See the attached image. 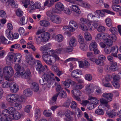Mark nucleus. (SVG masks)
<instances>
[{
    "mask_svg": "<svg viewBox=\"0 0 121 121\" xmlns=\"http://www.w3.org/2000/svg\"><path fill=\"white\" fill-rule=\"evenodd\" d=\"M64 49V52H71L73 51V48L72 46H70Z\"/></svg>",
    "mask_w": 121,
    "mask_h": 121,
    "instance_id": "obj_58",
    "label": "nucleus"
},
{
    "mask_svg": "<svg viewBox=\"0 0 121 121\" xmlns=\"http://www.w3.org/2000/svg\"><path fill=\"white\" fill-rule=\"evenodd\" d=\"M95 62L96 65L100 66H104L105 65L104 62L99 59H96L95 60Z\"/></svg>",
    "mask_w": 121,
    "mask_h": 121,
    "instance_id": "obj_45",
    "label": "nucleus"
},
{
    "mask_svg": "<svg viewBox=\"0 0 121 121\" xmlns=\"http://www.w3.org/2000/svg\"><path fill=\"white\" fill-rule=\"evenodd\" d=\"M13 84V83L12 82L10 84L8 81H6L3 83L2 86L3 88H7L9 87H10V86H12Z\"/></svg>",
    "mask_w": 121,
    "mask_h": 121,
    "instance_id": "obj_40",
    "label": "nucleus"
},
{
    "mask_svg": "<svg viewBox=\"0 0 121 121\" xmlns=\"http://www.w3.org/2000/svg\"><path fill=\"white\" fill-rule=\"evenodd\" d=\"M97 47V44L95 41H92L89 46V49L91 51H93Z\"/></svg>",
    "mask_w": 121,
    "mask_h": 121,
    "instance_id": "obj_23",
    "label": "nucleus"
},
{
    "mask_svg": "<svg viewBox=\"0 0 121 121\" xmlns=\"http://www.w3.org/2000/svg\"><path fill=\"white\" fill-rule=\"evenodd\" d=\"M108 36L109 37V39L112 40L113 42H115L117 40V37L115 34H112L110 35H108Z\"/></svg>",
    "mask_w": 121,
    "mask_h": 121,
    "instance_id": "obj_57",
    "label": "nucleus"
},
{
    "mask_svg": "<svg viewBox=\"0 0 121 121\" xmlns=\"http://www.w3.org/2000/svg\"><path fill=\"white\" fill-rule=\"evenodd\" d=\"M117 65V63L115 62H112V64L110 67V70L112 71H116L117 69L116 66Z\"/></svg>",
    "mask_w": 121,
    "mask_h": 121,
    "instance_id": "obj_44",
    "label": "nucleus"
},
{
    "mask_svg": "<svg viewBox=\"0 0 121 121\" xmlns=\"http://www.w3.org/2000/svg\"><path fill=\"white\" fill-rule=\"evenodd\" d=\"M14 106L16 107L17 109L18 110L22 108V105L20 102H16L13 105Z\"/></svg>",
    "mask_w": 121,
    "mask_h": 121,
    "instance_id": "obj_51",
    "label": "nucleus"
},
{
    "mask_svg": "<svg viewBox=\"0 0 121 121\" xmlns=\"http://www.w3.org/2000/svg\"><path fill=\"white\" fill-rule=\"evenodd\" d=\"M78 104L77 103L74 101H73L71 103L70 107L73 109H77Z\"/></svg>",
    "mask_w": 121,
    "mask_h": 121,
    "instance_id": "obj_49",
    "label": "nucleus"
},
{
    "mask_svg": "<svg viewBox=\"0 0 121 121\" xmlns=\"http://www.w3.org/2000/svg\"><path fill=\"white\" fill-rule=\"evenodd\" d=\"M73 82L71 80H68L66 81H62L61 83L66 88L69 87L70 84L72 83Z\"/></svg>",
    "mask_w": 121,
    "mask_h": 121,
    "instance_id": "obj_32",
    "label": "nucleus"
},
{
    "mask_svg": "<svg viewBox=\"0 0 121 121\" xmlns=\"http://www.w3.org/2000/svg\"><path fill=\"white\" fill-rule=\"evenodd\" d=\"M0 39L2 43L3 44H8L9 43V42L10 41L8 42V40L4 36H1L0 37Z\"/></svg>",
    "mask_w": 121,
    "mask_h": 121,
    "instance_id": "obj_56",
    "label": "nucleus"
},
{
    "mask_svg": "<svg viewBox=\"0 0 121 121\" xmlns=\"http://www.w3.org/2000/svg\"><path fill=\"white\" fill-rule=\"evenodd\" d=\"M82 73V72L80 70L78 69H76L72 72L71 74V76L73 77L78 78L79 77H77V75H81Z\"/></svg>",
    "mask_w": 121,
    "mask_h": 121,
    "instance_id": "obj_22",
    "label": "nucleus"
},
{
    "mask_svg": "<svg viewBox=\"0 0 121 121\" xmlns=\"http://www.w3.org/2000/svg\"><path fill=\"white\" fill-rule=\"evenodd\" d=\"M48 76L49 77V79L48 82V84L50 86L53 85L54 83L56 84L55 78L57 82H59L60 81L58 77L55 76L54 73L51 71H49L48 73Z\"/></svg>",
    "mask_w": 121,
    "mask_h": 121,
    "instance_id": "obj_4",
    "label": "nucleus"
},
{
    "mask_svg": "<svg viewBox=\"0 0 121 121\" xmlns=\"http://www.w3.org/2000/svg\"><path fill=\"white\" fill-rule=\"evenodd\" d=\"M96 114L100 115H103L104 113L103 110L102 109H98L96 110L95 112Z\"/></svg>",
    "mask_w": 121,
    "mask_h": 121,
    "instance_id": "obj_64",
    "label": "nucleus"
},
{
    "mask_svg": "<svg viewBox=\"0 0 121 121\" xmlns=\"http://www.w3.org/2000/svg\"><path fill=\"white\" fill-rule=\"evenodd\" d=\"M60 97L62 98H65L67 96L66 92L64 91H62L58 93Z\"/></svg>",
    "mask_w": 121,
    "mask_h": 121,
    "instance_id": "obj_47",
    "label": "nucleus"
},
{
    "mask_svg": "<svg viewBox=\"0 0 121 121\" xmlns=\"http://www.w3.org/2000/svg\"><path fill=\"white\" fill-rule=\"evenodd\" d=\"M69 26H73L76 29H77L78 27V23L74 20H71L69 22Z\"/></svg>",
    "mask_w": 121,
    "mask_h": 121,
    "instance_id": "obj_43",
    "label": "nucleus"
},
{
    "mask_svg": "<svg viewBox=\"0 0 121 121\" xmlns=\"http://www.w3.org/2000/svg\"><path fill=\"white\" fill-rule=\"evenodd\" d=\"M18 32L20 35L21 36H25L28 35L29 32H26L25 30L23 27H19L18 29Z\"/></svg>",
    "mask_w": 121,
    "mask_h": 121,
    "instance_id": "obj_28",
    "label": "nucleus"
},
{
    "mask_svg": "<svg viewBox=\"0 0 121 121\" xmlns=\"http://www.w3.org/2000/svg\"><path fill=\"white\" fill-rule=\"evenodd\" d=\"M26 62L30 65H32L34 63L35 59L30 55H27L26 57Z\"/></svg>",
    "mask_w": 121,
    "mask_h": 121,
    "instance_id": "obj_18",
    "label": "nucleus"
},
{
    "mask_svg": "<svg viewBox=\"0 0 121 121\" xmlns=\"http://www.w3.org/2000/svg\"><path fill=\"white\" fill-rule=\"evenodd\" d=\"M40 25L44 27H48L50 25V23L48 21L45 20H42L40 21Z\"/></svg>",
    "mask_w": 121,
    "mask_h": 121,
    "instance_id": "obj_35",
    "label": "nucleus"
},
{
    "mask_svg": "<svg viewBox=\"0 0 121 121\" xmlns=\"http://www.w3.org/2000/svg\"><path fill=\"white\" fill-rule=\"evenodd\" d=\"M8 2L6 3V5L8 6L9 4H10L13 8H17L18 7L17 4L15 3L14 0H8Z\"/></svg>",
    "mask_w": 121,
    "mask_h": 121,
    "instance_id": "obj_29",
    "label": "nucleus"
},
{
    "mask_svg": "<svg viewBox=\"0 0 121 121\" xmlns=\"http://www.w3.org/2000/svg\"><path fill=\"white\" fill-rule=\"evenodd\" d=\"M59 95V93H57L52 97L49 102L51 104L54 105L56 104V101Z\"/></svg>",
    "mask_w": 121,
    "mask_h": 121,
    "instance_id": "obj_30",
    "label": "nucleus"
},
{
    "mask_svg": "<svg viewBox=\"0 0 121 121\" xmlns=\"http://www.w3.org/2000/svg\"><path fill=\"white\" fill-rule=\"evenodd\" d=\"M22 57V55L20 53H17L15 55L13 60V61L14 62L20 63L21 62Z\"/></svg>",
    "mask_w": 121,
    "mask_h": 121,
    "instance_id": "obj_17",
    "label": "nucleus"
},
{
    "mask_svg": "<svg viewBox=\"0 0 121 121\" xmlns=\"http://www.w3.org/2000/svg\"><path fill=\"white\" fill-rule=\"evenodd\" d=\"M10 117L13 120H17L21 118V115L20 112H16L11 115Z\"/></svg>",
    "mask_w": 121,
    "mask_h": 121,
    "instance_id": "obj_21",
    "label": "nucleus"
},
{
    "mask_svg": "<svg viewBox=\"0 0 121 121\" xmlns=\"http://www.w3.org/2000/svg\"><path fill=\"white\" fill-rule=\"evenodd\" d=\"M105 12L108 14H109L112 15H114L115 13L107 9H104L101 11L100 10H96L95 12H94V13H96L100 16L101 17H104L105 16Z\"/></svg>",
    "mask_w": 121,
    "mask_h": 121,
    "instance_id": "obj_7",
    "label": "nucleus"
},
{
    "mask_svg": "<svg viewBox=\"0 0 121 121\" xmlns=\"http://www.w3.org/2000/svg\"><path fill=\"white\" fill-rule=\"evenodd\" d=\"M80 48L83 51H86L87 49V46L84 43L82 44H80Z\"/></svg>",
    "mask_w": 121,
    "mask_h": 121,
    "instance_id": "obj_60",
    "label": "nucleus"
},
{
    "mask_svg": "<svg viewBox=\"0 0 121 121\" xmlns=\"http://www.w3.org/2000/svg\"><path fill=\"white\" fill-rule=\"evenodd\" d=\"M112 8L115 11L118 12L121 11V6L119 5H112Z\"/></svg>",
    "mask_w": 121,
    "mask_h": 121,
    "instance_id": "obj_42",
    "label": "nucleus"
},
{
    "mask_svg": "<svg viewBox=\"0 0 121 121\" xmlns=\"http://www.w3.org/2000/svg\"><path fill=\"white\" fill-rule=\"evenodd\" d=\"M109 37H107L106 39H105L104 41H103L104 42L107 46L109 47H111L113 44V41L110 40L108 39Z\"/></svg>",
    "mask_w": 121,
    "mask_h": 121,
    "instance_id": "obj_36",
    "label": "nucleus"
},
{
    "mask_svg": "<svg viewBox=\"0 0 121 121\" xmlns=\"http://www.w3.org/2000/svg\"><path fill=\"white\" fill-rule=\"evenodd\" d=\"M55 38L57 41L59 42H61L63 41L64 39L63 36L60 34L57 35L55 37Z\"/></svg>",
    "mask_w": 121,
    "mask_h": 121,
    "instance_id": "obj_50",
    "label": "nucleus"
},
{
    "mask_svg": "<svg viewBox=\"0 0 121 121\" xmlns=\"http://www.w3.org/2000/svg\"><path fill=\"white\" fill-rule=\"evenodd\" d=\"M31 72L29 69L26 70V72L24 69L19 75V77H21L23 78L29 79L31 77Z\"/></svg>",
    "mask_w": 121,
    "mask_h": 121,
    "instance_id": "obj_8",
    "label": "nucleus"
},
{
    "mask_svg": "<svg viewBox=\"0 0 121 121\" xmlns=\"http://www.w3.org/2000/svg\"><path fill=\"white\" fill-rule=\"evenodd\" d=\"M14 69L15 70L17 71L14 74V77L16 78L19 77V75L24 69V68L21 67L20 65L17 64H15Z\"/></svg>",
    "mask_w": 121,
    "mask_h": 121,
    "instance_id": "obj_6",
    "label": "nucleus"
},
{
    "mask_svg": "<svg viewBox=\"0 0 121 121\" xmlns=\"http://www.w3.org/2000/svg\"><path fill=\"white\" fill-rule=\"evenodd\" d=\"M71 92L73 95V97L76 100L79 101H81L79 97L81 96L82 93L80 91L74 89Z\"/></svg>",
    "mask_w": 121,
    "mask_h": 121,
    "instance_id": "obj_9",
    "label": "nucleus"
},
{
    "mask_svg": "<svg viewBox=\"0 0 121 121\" xmlns=\"http://www.w3.org/2000/svg\"><path fill=\"white\" fill-rule=\"evenodd\" d=\"M102 96L108 102H111L112 100L113 94L109 93H104L103 94Z\"/></svg>",
    "mask_w": 121,
    "mask_h": 121,
    "instance_id": "obj_15",
    "label": "nucleus"
},
{
    "mask_svg": "<svg viewBox=\"0 0 121 121\" xmlns=\"http://www.w3.org/2000/svg\"><path fill=\"white\" fill-rule=\"evenodd\" d=\"M80 21L81 22L79 23L86 24L87 26L89 27L90 30H94L97 28L98 25L97 23L88 20L87 18L84 17L81 18Z\"/></svg>",
    "mask_w": 121,
    "mask_h": 121,
    "instance_id": "obj_3",
    "label": "nucleus"
},
{
    "mask_svg": "<svg viewBox=\"0 0 121 121\" xmlns=\"http://www.w3.org/2000/svg\"><path fill=\"white\" fill-rule=\"evenodd\" d=\"M111 52L113 53H117L118 51V48L117 46H115L112 47L111 48Z\"/></svg>",
    "mask_w": 121,
    "mask_h": 121,
    "instance_id": "obj_52",
    "label": "nucleus"
},
{
    "mask_svg": "<svg viewBox=\"0 0 121 121\" xmlns=\"http://www.w3.org/2000/svg\"><path fill=\"white\" fill-rule=\"evenodd\" d=\"M81 6L87 9L91 7L90 4L87 2L82 1L80 4Z\"/></svg>",
    "mask_w": 121,
    "mask_h": 121,
    "instance_id": "obj_41",
    "label": "nucleus"
},
{
    "mask_svg": "<svg viewBox=\"0 0 121 121\" xmlns=\"http://www.w3.org/2000/svg\"><path fill=\"white\" fill-rule=\"evenodd\" d=\"M84 37L86 40L87 41H90L92 39V37L91 34L88 32H85L84 33Z\"/></svg>",
    "mask_w": 121,
    "mask_h": 121,
    "instance_id": "obj_39",
    "label": "nucleus"
},
{
    "mask_svg": "<svg viewBox=\"0 0 121 121\" xmlns=\"http://www.w3.org/2000/svg\"><path fill=\"white\" fill-rule=\"evenodd\" d=\"M3 71L4 78L6 80L9 81L13 80V78L12 76L14 72L12 67L9 66H5L3 69Z\"/></svg>",
    "mask_w": 121,
    "mask_h": 121,
    "instance_id": "obj_1",
    "label": "nucleus"
},
{
    "mask_svg": "<svg viewBox=\"0 0 121 121\" xmlns=\"http://www.w3.org/2000/svg\"><path fill=\"white\" fill-rule=\"evenodd\" d=\"M70 8L71 9L72 11L75 12L76 13L78 14L80 13V10L77 6L73 5L70 7Z\"/></svg>",
    "mask_w": 121,
    "mask_h": 121,
    "instance_id": "obj_33",
    "label": "nucleus"
},
{
    "mask_svg": "<svg viewBox=\"0 0 121 121\" xmlns=\"http://www.w3.org/2000/svg\"><path fill=\"white\" fill-rule=\"evenodd\" d=\"M24 95L26 96H30L32 94V92L29 88L25 89L23 92Z\"/></svg>",
    "mask_w": 121,
    "mask_h": 121,
    "instance_id": "obj_37",
    "label": "nucleus"
},
{
    "mask_svg": "<svg viewBox=\"0 0 121 121\" xmlns=\"http://www.w3.org/2000/svg\"><path fill=\"white\" fill-rule=\"evenodd\" d=\"M51 44L49 43L47 44L46 45L43 46H41L39 49L41 51L42 53L43 54L45 52H45L48 50L51 49Z\"/></svg>",
    "mask_w": 121,
    "mask_h": 121,
    "instance_id": "obj_16",
    "label": "nucleus"
},
{
    "mask_svg": "<svg viewBox=\"0 0 121 121\" xmlns=\"http://www.w3.org/2000/svg\"><path fill=\"white\" fill-rule=\"evenodd\" d=\"M13 83L12 85V86H10V89L11 91L13 93H16L19 90V87L18 85L16 83H14L13 82H12Z\"/></svg>",
    "mask_w": 121,
    "mask_h": 121,
    "instance_id": "obj_14",
    "label": "nucleus"
},
{
    "mask_svg": "<svg viewBox=\"0 0 121 121\" xmlns=\"http://www.w3.org/2000/svg\"><path fill=\"white\" fill-rule=\"evenodd\" d=\"M119 82L112 81V85L116 89H118L120 86Z\"/></svg>",
    "mask_w": 121,
    "mask_h": 121,
    "instance_id": "obj_59",
    "label": "nucleus"
},
{
    "mask_svg": "<svg viewBox=\"0 0 121 121\" xmlns=\"http://www.w3.org/2000/svg\"><path fill=\"white\" fill-rule=\"evenodd\" d=\"M89 100H90L91 103L94 104H97L99 103V101L96 98L92 96H90L88 98Z\"/></svg>",
    "mask_w": 121,
    "mask_h": 121,
    "instance_id": "obj_26",
    "label": "nucleus"
},
{
    "mask_svg": "<svg viewBox=\"0 0 121 121\" xmlns=\"http://www.w3.org/2000/svg\"><path fill=\"white\" fill-rule=\"evenodd\" d=\"M32 2H30V0H24L23 1L24 7L26 8H27L29 6Z\"/></svg>",
    "mask_w": 121,
    "mask_h": 121,
    "instance_id": "obj_53",
    "label": "nucleus"
},
{
    "mask_svg": "<svg viewBox=\"0 0 121 121\" xmlns=\"http://www.w3.org/2000/svg\"><path fill=\"white\" fill-rule=\"evenodd\" d=\"M105 22L106 25L109 27L112 26L111 19L109 17H107L105 20Z\"/></svg>",
    "mask_w": 121,
    "mask_h": 121,
    "instance_id": "obj_38",
    "label": "nucleus"
},
{
    "mask_svg": "<svg viewBox=\"0 0 121 121\" xmlns=\"http://www.w3.org/2000/svg\"><path fill=\"white\" fill-rule=\"evenodd\" d=\"M94 13L95 14V15H94L92 13H89L87 16V19L88 20H90L93 19L94 17H95L96 14V13Z\"/></svg>",
    "mask_w": 121,
    "mask_h": 121,
    "instance_id": "obj_61",
    "label": "nucleus"
},
{
    "mask_svg": "<svg viewBox=\"0 0 121 121\" xmlns=\"http://www.w3.org/2000/svg\"><path fill=\"white\" fill-rule=\"evenodd\" d=\"M32 88L34 91L37 92L39 89V86L38 84L35 82H33L31 84V86Z\"/></svg>",
    "mask_w": 121,
    "mask_h": 121,
    "instance_id": "obj_34",
    "label": "nucleus"
},
{
    "mask_svg": "<svg viewBox=\"0 0 121 121\" xmlns=\"http://www.w3.org/2000/svg\"><path fill=\"white\" fill-rule=\"evenodd\" d=\"M50 19L52 22L56 24L60 23L61 20L60 17L56 15H52V16L50 17Z\"/></svg>",
    "mask_w": 121,
    "mask_h": 121,
    "instance_id": "obj_12",
    "label": "nucleus"
},
{
    "mask_svg": "<svg viewBox=\"0 0 121 121\" xmlns=\"http://www.w3.org/2000/svg\"><path fill=\"white\" fill-rule=\"evenodd\" d=\"M41 34L43 42H46L49 40L50 38V34L48 33H43Z\"/></svg>",
    "mask_w": 121,
    "mask_h": 121,
    "instance_id": "obj_25",
    "label": "nucleus"
},
{
    "mask_svg": "<svg viewBox=\"0 0 121 121\" xmlns=\"http://www.w3.org/2000/svg\"><path fill=\"white\" fill-rule=\"evenodd\" d=\"M55 7L57 10L60 11H62L64 9V6L60 2L57 3L55 5Z\"/></svg>",
    "mask_w": 121,
    "mask_h": 121,
    "instance_id": "obj_27",
    "label": "nucleus"
},
{
    "mask_svg": "<svg viewBox=\"0 0 121 121\" xmlns=\"http://www.w3.org/2000/svg\"><path fill=\"white\" fill-rule=\"evenodd\" d=\"M48 73L44 74L42 77V78L39 80L40 84L42 85H44L47 82L48 84V81L49 79V77H48Z\"/></svg>",
    "mask_w": 121,
    "mask_h": 121,
    "instance_id": "obj_11",
    "label": "nucleus"
},
{
    "mask_svg": "<svg viewBox=\"0 0 121 121\" xmlns=\"http://www.w3.org/2000/svg\"><path fill=\"white\" fill-rule=\"evenodd\" d=\"M34 39L36 41V43L37 44H39L42 42H43L41 34L40 35H35Z\"/></svg>",
    "mask_w": 121,
    "mask_h": 121,
    "instance_id": "obj_24",
    "label": "nucleus"
},
{
    "mask_svg": "<svg viewBox=\"0 0 121 121\" xmlns=\"http://www.w3.org/2000/svg\"><path fill=\"white\" fill-rule=\"evenodd\" d=\"M18 97L17 95L9 94L6 96V99L8 102L13 103L17 101Z\"/></svg>",
    "mask_w": 121,
    "mask_h": 121,
    "instance_id": "obj_5",
    "label": "nucleus"
},
{
    "mask_svg": "<svg viewBox=\"0 0 121 121\" xmlns=\"http://www.w3.org/2000/svg\"><path fill=\"white\" fill-rule=\"evenodd\" d=\"M94 93L96 95H99L102 93L101 88L98 86H95L94 87Z\"/></svg>",
    "mask_w": 121,
    "mask_h": 121,
    "instance_id": "obj_31",
    "label": "nucleus"
},
{
    "mask_svg": "<svg viewBox=\"0 0 121 121\" xmlns=\"http://www.w3.org/2000/svg\"><path fill=\"white\" fill-rule=\"evenodd\" d=\"M8 110L9 117L16 112L15 109L13 107H10L9 108Z\"/></svg>",
    "mask_w": 121,
    "mask_h": 121,
    "instance_id": "obj_54",
    "label": "nucleus"
},
{
    "mask_svg": "<svg viewBox=\"0 0 121 121\" xmlns=\"http://www.w3.org/2000/svg\"><path fill=\"white\" fill-rule=\"evenodd\" d=\"M86 90L87 94H90L94 91V87L92 85H88L86 87Z\"/></svg>",
    "mask_w": 121,
    "mask_h": 121,
    "instance_id": "obj_20",
    "label": "nucleus"
},
{
    "mask_svg": "<svg viewBox=\"0 0 121 121\" xmlns=\"http://www.w3.org/2000/svg\"><path fill=\"white\" fill-rule=\"evenodd\" d=\"M78 24L80 29L83 31H86L89 30L90 31H92L94 30H90L89 27L87 26L86 24H83L82 23H79Z\"/></svg>",
    "mask_w": 121,
    "mask_h": 121,
    "instance_id": "obj_19",
    "label": "nucleus"
},
{
    "mask_svg": "<svg viewBox=\"0 0 121 121\" xmlns=\"http://www.w3.org/2000/svg\"><path fill=\"white\" fill-rule=\"evenodd\" d=\"M27 22V19H25L24 16L22 17L20 19V23L22 25H24L26 24Z\"/></svg>",
    "mask_w": 121,
    "mask_h": 121,
    "instance_id": "obj_46",
    "label": "nucleus"
},
{
    "mask_svg": "<svg viewBox=\"0 0 121 121\" xmlns=\"http://www.w3.org/2000/svg\"><path fill=\"white\" fill-rule=\"evenodd\" d=\"M32 108V106L31 105H28L26 106L24 109V111L27 112H29Z\"/></svg>",
    "mask_w": 121,
    "mask_h": 121,
    "instance_id": "obj_62",
    "label": "nucleus"
},
{
    "mask_svg": "<svg viewBox=\"0 0 121 121\" xmlns=\"http://www.w3.org/2000/svg\"><path fill=\"white\" fill-rule=\"evenodd\" d=\"M16 13L18 17L22 16L23 14V11L20 9H18L17 10Z\"/></svg>",
    "mask_w": 121,
    "mask_h": 121,
    "instance_id": "obj_63",
    "label": "nucleus"
},
{
    "mask_svg": "<svg viewBox=\"0 0 121 121\" xmlns=\"http://www.w3.org/2000/svg\"><path fill=\"white\" fill-rule=\"evenodd\" d=\"M28 8L30 10L29 11L30 12H31V10H34L35 9V4L34 2H32L28 6Z\"/></svg>",
    "mask_w": 121,
    "mask_h": 121,
    "instance_id": "obj_55",
    "label": "nucleus"
},
{
    "mask_svg": "<svg viewBox=\"0 0 121 121\" xmlns=\"http://www.w3.org/2000/svg\"><path fill=\"white\" fill-rule=\"evenodd\" d=\"M43 61L48 65H51L53 64L55 59H58V57L56 55L51 56L50 55L48 52L43 53L42 56Z\"/></svg>",
    "mask_w": 121,
    "mask_h": 121,
    "instance_id": "obj_2",
    "label": "nucleus"
},
{
    "mask_svg": "<svg viewBox=\"0 0 121 121\" xmlns=\"http://www.w3.org/2000/svg\"><path fill=\"white\" fill-rule=\"evenodd\" d=\"M108 36V34H107L100 33L97 34L95 39V40L98 41L103 40V41H104Z\"/></svg>",
    "mask_w": 121,
    "mask_h": 121,
    "instance_id": "obj_10",
    "label": "nucleus"
},
{
    "mask_svg": "<svg viewBox=\"0 0 121 121\" xmlns=\"http://www.w3.org/2000/svg\"><path fill=\"white\" fill-rule=\"evenodd\" d=\"M37 66L36 69L38 72L39 74H41L44 71L45 68L40 61L38 60H37Z\"/></svg>",
    "mask_w": 121,
    "mask_h": 121,
    "instance_id": "obj_13",
    "label": "nucleus"
},
{
    "mask_svg": "<svg viewBox=\"0 0 121 121\" xmlns=\"http://www.w3.org/2000/svg\"><path fill=\"white\" fill-rule=\"evenodd\" d=\"M74 114L73 112L69 110H67L65 112V115L66 117H72L71 115H73Z\"/></svg>",
    "mask_w": 121,
    "mask_h": 121,
    "instance_id": "obj_48",
    "label": "nucleus"
}]
</instances>
